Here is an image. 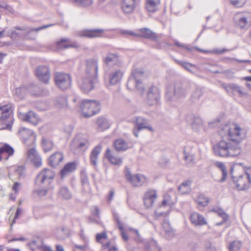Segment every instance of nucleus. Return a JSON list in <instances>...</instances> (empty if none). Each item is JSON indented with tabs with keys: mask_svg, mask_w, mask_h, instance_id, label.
I'll return each mask as SVG.
<instances>
[{
	"mask_svg": "<svg viewBox=\"0 0 251 251\" xmlns=\"http://www.w3.org/2000/svg\"><path fill=\"white\" fill-rule=\"evenodd\" d=\"M213 151L216 155L222 157H235L239 155L241 152L238 144L225 140H222L214 146Z\"/></svg>",
	"mask_w": 251,
	"mask_h": 251,
	"instance_id": "f257e3e1",
	"label": "nucleus"
},
{
	"mask_svg": "<svg viewBox=\"0 0 251 251\" xmlns=\"http://www.w3.org/2000/svg\"><path fill=\"white\" fill-rule=\"evenodd\" d=\"M219 132L221 136H227L229 141L239 145L246 137L245 130L237 124H226L220 129Z\"/></svg>",
	"mask_w": 251,
	"mask_h": 251,
	"instance_id": "f03ea898",
	"label": "nucleus"
},
{
	"mask_svg": "<svg viewBox=\"0 0 251 251\" xmlns=\"http://www.w3.org/2000/svg\"><path fill=\"white\" fill-rule=\"evenodd\" d=\"M144 76V73L142 69L133 70L127 83V88L130 90H137L139 93L143 94L145 91V86L142 82Z\"/></svg>",
	"mask_w": 251,
	"mask_h": 251,
	"instance_id": "7ed1b4c3",
	"label": "nucleus"
},
{
	"mask_svg": "<svg viewBox=\"0 0 251 251\" xmlns=\"http://www.w3.org/2000/svg\"><path fill=\"white\" fill-rule=\"evenodd\" d=\"M194 84L189 82H176L174 85L173 94L170 91L167 92L166 99L171 101L174 98H185L189 92Z\"/></svg>",
	"mask_w": 251,
	"mask_h": 251,
	"instance_id": "20e7f679",
	"label": "nucleus"
},
{
	"mask_svg": "<svg viewBox=\"0 0 251 251\" xmlns=\"http://www.w3.org/2000/svg\"><path fill=\"white\" fill-rule=\"evenodd\" d=\"M78 108L85 117H91L100 110V103L95 100H82L79 103Z\"/></svg>",
	"mask_w": 251,
	"mask_h": 251,
	"instance_id": "39448f33",
	"label": "nucleus"
},
{
	"mask_svg": "<svg viewBox=\"0 0 251 251\" xmlns=\"http://www.w3.org/2000/svg\"><path fill=\"white\" fill-rule=\"evenodd\" d=\"M235 25L242 30H247L251 25V12L243 11L235 14L233 18Z\"/></svg>",
	"mask_w": 251,
	"mask_h": 251,
	"instance_id": "423d86ee",
	"label": "nucleus"
},
{
	"mask_svg": "<svg viewBox=\"0 0 251 251\" xmlns=\"http://www.w3.org/2000/svg\"><path fill=\"white\" fill-rule=\"evenodd\" d=\"M54 176L55 174L52 170L45 168L37 176L35 184L38 186H49L50 188H52V181Z\"/></svg>",
	"mask_w": 251,
	"mask_h": 251,
	"instance_id": "0eeeda50",
	"label": "nucleus"
},
{
	"mask_svg": "<svg viewBox=\"0 0 251 251\" xmlns=\"http://www.w3.org/2000/svg\"><path fill=\"white\" fill-rule=\"evenodd\" d=\"M234 183L239 190H244L249 188L251 183V168H247L245 173L237 177L232 176Z\"/></svg>",
	"mask_w": 251,
	"mask_h": 251,
	"instance_id": "6e6552de",
	"label": "nucleus"
},
{
	"mask_svg": "<svg viewBox=\"0 0 251 251\" xmlns=\"http://www.w3.org/2000/svg\"><path fill=\"white\" fill-rule=\"evenodd\" d=\"M13 112V106L11 103L0 106V121H7L6 126L2 129H10L13 122L12 113Z\"/></svg>",
	"mask_w": 251,
	"mask_h": 251,
	"instance_id": "1a4fd4ad",
	"label": "nucleus"
},
{
	"mask_svg": "<svg viewBox=\"0 0 251 251\" xmlns=\"http://www.w3.org/2000/svg\"><path fill=\"white\" fill-rule=\"evenodd\" d=\"M54 77L55 84L59 89L64 90L70 87L72 80L69 74L57 72Z\"/></svg>",
	"mask_w": 251,
	"mask_h": 251,
	"instance_id": "9d476101",
	"label": "nucleus"
},
{
	"mask_svg": "<svg viewBox=\"0 0 251 251\" xmlns=\"http://www.w3.org/2000/svg\"><path fill=\"white\" fill-rule=\"evenodd\" d=\"M99 59L97 57H91L86 60L85 73L86 76L98 78Z\"/></svg>",
	"mask_w": 251,
	"mask_h": 251,
	"instance_id": "9b49d317",
	"label": "nucleus"
},
{
	"mask_svg": "<svg viewBox=\"0 0 251 251\" xmlns=\"http://www.w3.org/2000/svg\"><path fill=\"white\" fill-rule=\"evenodd\" d=\"M97 81V78L84 75L78 82V85L83 93H88L94 88Z\"/></svg>",
	"mask_w": 251,
	"mask_h": 251,
	"instance_id": "f8f14e48",
	"label": "nucleus"
},
{
	"mask_svg": "<svg viewBox=\"0 0 251 251\" xmlns=\"http://www.w3.org/2000/svg\"><path fill=\"white\" fill-rule=\"evenodd\" d=\"M125 176L126 179L134 187L141 186L146 183L147 178L142 174L132 175L128 169H127Z\"/></svg>",
	"mask_w": 251,
	"mask_h": 251,
	"instance_id": "ddd939ff",
	"label": "nucleus"
},
{
	"mask_svg": "<svg viewBox=\"0 0 251 251\" xmlns=\"http://www.w3.org/2000/svg\"><path fill=\"white\" fill-rule=\"evenodd\" d=\"M160 100V93L158 88L155 86H151L148 90L146 101L150 105L159 103Z\"/></svg>",
	"mask_w": 251,
	"mask_h": 251,
	"instance_id": "4468645a",
	"label": "nucleus"
},
{
	"mask_svg": "<svg viewBox=\"0 0 251 251\" xmlns=\"http://www.w3.org/2000/svg\"><path fill=\"white\" fill-rule=\"evenodd\" d=\"M222 86L229 95H234L236 94H238L241 97L247 95V93L243 91L242 88L236 84H224Z\"/></svg>",
	"mask_w": 251,
	"mask_h": 251,
	"instance_id": "2eb2a0df",
	"label": "nucleus"
},
{
	"mask_svg": "<svg viewBox=\"0 0 251 251\" xmlns=\"http://www.w3.org/2000/svg\"><path fill=\"white\" fill-rule=\"evenodd\" d=\"M36 75L38 78L44 83H48L50 80V71L47 66H38L36 69Z\"/></svg>",
	"mask_w": 251,
	"mask_h": 251,
	"instance_id": "dca6fc26",
	"label": "nucleus"
},
{
	"mask_svg": "<svg viewBox=\"0 0 251 251\" xmlns=\"http://www.w3.org/2000/svg\"><path fill=\"white\" fill-rule=\"evenodd\" d=\"M157 197V193L155 190L150 189L146 191L143 198L145 206L148 208L151 207L156 200Z\"/></svg>",
	"mask_w": 251,
	"mask_h": 251,
	"instance_id": "f3484780",
	"label": "nucleus"
},
{
	"mask_svg": "<svg viewBox=\"0 0 251 251\" xmlns=\"http://www.w3.org/2000/svg\"><path fill=\"white\" fill-rule=\"evenodd\" d=\"M18 116L21 120L28 122L35 126L37 125L39 121V119L36 114L32 111H29L27 113L19 112Z\"/></svg>",
	"mask_w": 251,
	"mask_h": 251,
	"instance_id": "a211bd4d",
	"label": "nucleus"
},
{
	"mask_svg": "<svg viewBox=\"0 0 251 251\" xmlns=\"http://www.w3.org/2000/svg\"><path fill=\"white\" fill-rule=\"evenodd\" d=\"M124 75V72L121 70L111 71L108 75L109 83L111 85H114L120 83Z\"/></svg>",
	"mask_w": 251,
	"mask_h": 251,
	"instance_id": "6ab92c4d",
	"label": "nucleus"
},
{
	"mask_svg": "<svg viewBox=\"0 0 251 251\" xmlns=\"http://www.w3.org/2000/svg\"><path fill=\"white\" fill-rule=\"evenodd\" d=\"M103 32L102 29H85L80 31L79 35L81 37L94 38L102 37Z\"/></svg>",
	"mask_w": 251,
	"mask_h": 251,
	"instance_id": "aec40b11",
	"label": "nucleus"
},
{
	"mask_svg": "<svg viewBox=\"0 0 251 251\" xmlns=\"http://www.w3.org/2000/svg\"><path fill=\"white\" fill-rule=\"evenodd\" d=\"M113 146L118 152L125 151L131 147L128 142L122 138L115 140L113 143Z\"/></svg>",
	"mask_w": 251,
	"mask_h": 251,
	"instance_id": "412c9836",
	"label": "nucleus"
},
{
	"mask_svg": "<svg viewBox=\"0 0 251 251\" xmlns=\"http://www.w3.org/2000/svg\"><path fill=\"white\" fill-rule=\"evenodd\" d=\"M21 136L23 138L24 142L25 144H27L28 140L30 142L33 143L35 139V136L33 131L31 130L22 127L19 130Z\"/></svg>",
	"mask_w": 251,
	"mask_h": 251,
	"instance_id": "4be33fe9",
	"label": "nucleus"
},
{
	"mask_svg": "<svg viewBox=\"0 0 251 251\" xmlns=\"http://www.w3.org/2000/svg\"><path fill=\"white\" fill-rule=\"evenodd\" d=\"M28 159L32 162L34 165L39 167L42 164V159L38 154L36 150L34 148L30 149L27 151Z\"/></svg>",
	"mask_w": 251,
	"mask_h": 251,
	"instance_id": "5701e85b",
	"label": "nucleus"
},
{
	"mask_svg": "<svg viewBox=\"0 0 251 251\" xmlns=\"http://www.w3.org/2000/svg\"><path fill=\"white\" fill-rule=\"evenodd\" d=\"M138 31L140 33H138V35L136 36V37L149 39L152 41H157V40L156 34L148 28H141Z\"/></svg>",
	"mask_w": 251,
	"mask_h": 251,
	"instance_id": "b1692460",
	"label": "nucleus"
},
{
	"mask_svg": "<svg viewBox=\"0 0 251 251\" xmlns=\"http://www.w3.org/2000/svg\"><path fill=\"white\" fill-rule=\"evenodd\" d=\"M121 8L125 14L132 13L135 8V0H122Z\"/></svg>",
	"mask_w": 251,
	"mask_h": 251,
	"instance_id": "393cba45",
	"label": "nucleus"
},
{
	"mask_svg": "<svg viewBox=\"0 0 251 251\" xmlns=\"http://www.w3.org/2000/svg\"><path fill=\"white\" fill-rule=\"evenodd\" d=\"M96 124L98 129L100 131H103L110 127L112 124V122L105 117H101L98 119Z\"/></svg>",
	"mask_w": 251,
	"mask_h": 251,
	"instance_id": "a878e982",
	"label": "nucleus"
},
{
	"mask_svg": "<svg viewBox=\"0 0 251 251\" xmlns=\"http://www.w3.org/2000/svg\"><path fill=\"white\" fill-rule=\"evenodd\" d=\"M105 156L109 161L114 165H120L122 163V158L114 154L109 149L106 150Z\"/></svg>",
	"mask_w": 251,
	"mask_h": 251,
	"instance_id": "bb28decb",
	"label": "nucleus"
},
{
	"mask_svg": "<svg viewBox=\"0 0 251 251\" xmlns=\"http://www.w3.org/2000/svg\"><path fill=\"white\" fill-rule=\"evenodd\" d=\"M192 90L190 100L192 103H196L199 101L201 97L202 96L203 92L201 88L197 87L194 84L191 89Z\"/></svg>",
	"mask_w": 251,
	"mask_h": 251,
	"instance_id": "cd10ccee",
	"label": "nucleus"
},
{
	"mask_svg": "<svg viewBox=\"0 0 251 251\" xmlns=\"http://www.w3.org/2000/svg\"><path fill=\"white\" fill-rule=\"evenodd\" d=\"M135 127L137 128V130L148 129L150 131H153L152 128L148 126V121L142 117H138L136 118Z\"/></svg>",
	"mask_w": 251,
	"mask_h": 251,
	"instance_id": "c85d7f7f",
	"label": "nucleus"
},
{
	"mask_svg": "<svg viewBox=\"0 0 251 251\" xmlns=\"http://www.w3.org/2000/svg\"><path fill=\"white\" fill-rule=\"evenodd\" d=\"M76 169V164L75 162H69L66 164L61 170L60 174L62 179L68 176Z\"/></svg>",
	"mask_w": 251,
	"mask_h": 251,
	"instance_id": "c756f323",
	"label": "nucleus"
},
{
	"mask_svg": "<svg viewBox=\"0 0 251 251\" xmlns=\"http://www.w3.org/2000/svg\"><path fill=\"white\" fill-rule=\"evenodd\" d=\"M69 40L67 38H63L57 41V47L60 49H65L69 48H77L78 45L76 43H69Z\"/></svg>",
	"mask_w": 251,
	"mask_h": 251,
	"instance_id": "7c9ffc66",
	"label": "nucleus"
},
{
	"mask_svg": "<svg viewBox=\"0 0 251 251\" xmlns=\"http://www.w3.org/2000/svg\"><path fill=\"white\" fill-rule=\"evenodd\" d=\"M175 61L186 71L192 74H195L198 70L197 66L193 64L176 59H175Z\"/></svg>",
	"mask_w": 251,
	"mask_h": 251,
	"instance_id": "2f4dec72",
	"label": "nucleus"
},
{
	"mask_svg": "<svg viewBox=\"0 0 251 251\" xmlns=\"http://www.w3.org/2000/svg\"><path fill=\"white\" fill-rule=\"evenodd\" d=\"M101 151V146L100 145L96 146L92 150L90 154L91 163L94 166L97 165L98 156Z\"/></svg>",
	"mask_w": 251,
	"mask_h": 251,
	"instance_id": "473e14b6",
	"label": "nucleus"
},
{
	"mask_svg": "<svg viewBox=\"0 0 251 251\" xmlns=\"http://www.w3.org/2000/svg\"><path fill=\"white\" fill-rule=\"evenodd\" d=\"M63 159V156L60 152H55L50 156L49 159V164L50 166L55 167Z\"/></svg>",
	"mask_w": 251,
	"mask_h": 251,
	"instance_id": "72a5a7b5",
	"label": "nucleus"
},
{
	"mask_svg": "<svg viewBox=\"0 0 251 251\" xmlns=\"http://www.w3.org/2000/svg\"><path fill=\"white\" fill-rule=\"evenodd\" d=\"M191 222L195 225H203L206 224L204 218L197 213H193L190 217Z\"/></svg>",
	"mask_w": 251,
	"mask_h": 251,
	"instance_id": "f704fd0d",
	"label": "nucleus"
},
{
	"mask_svg": "<svg viewBox=\"0 0 251 251\" xmlns=\"http://www.w3.org/2000/svg\"><path fill=\"white\" fill-rule=\"evenodd\" d=\"M81 180L84 190L86 192H90L91 191V188L87 175L85 171H82L81 172Z\"/></svg>",
	"mask_w": 251,
	"mask_h": 251,
	"instance_id": "c9c22d12",
	"label": "nucleus"
},
{
	"mask_svg": "<svg viewBox=\"0 0 251 251\" xmlns=\"http://www.w3.org/2000/svg\"><path fill=\"white\" fill-rule=\"evenodd\" d=\"M192 182L190 180H187L185 182L182 183L178 187V191L181 194H186L189 193L191 192V185Z\"/></svg>",
	"mask_w": 251,
	"mask_h": 251,
	"instance_id": "e433bc0d",
	"label": "nucleus"
},
{
	"mask_svg": "<svg viewBox=\"0 0 251 251\" xmlns=\"http://www.w3.org/2000/svg\"><path fill=\"white\" fill-rule=\"evenodd\" d=\"M160 0H147L146 9L149 12H153L157 9Z\"/></svg>",
	"mask_w": 251,
	"mask_h": 251,
	"instance_id": "4c0bfd02",
	"label": "nucleus"
},
{
	"mask_svg": "<svg viewBox=\"0 0 251 251\" xmlns=\"http://www.w3.org/2000/svg\"><path fill=\"white\" fill-rule=\"evenodd\" d=\"M74 4L80 7L88 8L93 3V0H70Z\"/></svg>",
	"mask_w": 251,
	"mask_h": 251,
	"instance_id": "58836bf2",
	"label": "nucleus"
},
{
	"mask_svg": "<svg viewBox=\"0 0 251 251\" xmlns=\"http://www.w3.org/2000/svg\"><path fill=\"white\" fill-rule=\"evenodd\" d=\"M27 91L33 96H40L42 95L41 88L38 85L30 84L27 86Z\"/></svg>",
	"mask_w": 251,
	"mask_h": 251,
	"instance_id": "ea45409f",
	"label": "nucleus"
},
{
	"mask_svg": "<svg viewBox=\"0 0 251 251\" xmlns=\"http://www.w3.org/2000/svg\"><path fill=\"white\" fill-rule=\"evenodd\" d=\"M42 146L45 152H48L52 149L53 144L50 139L43 138L42 140Z\"/></svg>",
	"mask_w": 251,
	"mask_h": 251,
	"instance_id": "a19ab883",
	"label": "nucleus"
},
{
	"mask_svg": "<svg viewBox=\"0 0 251 251\" xmlns=\"http://www.w3.org/2000/svg\"><path fill=\"white\" fill-rule=\"evenodd\" d=\"M242 246L240 241L235 240L229 243L228 246L229 251H239Z\"/></svg>",
	"mask_w": 251,
	"mask_h": 251,
	"instance_id": "79ce46f5",
	"label": "nucleus"
},
{
	"mask_svg": "<svg viewBox=\"0 0 251 251\" xmlns=\"http://www.w3.org/2000/svg\"><path fill=\"white\" fill-rule=\"evenodd\" d=\"M215 165L221 170L223 176L220 180V181L224 182L227 176V171L225 164L223 162L217 161L215 163Z\"/></svg>",
	"mask_w": 251,
	"mask_h": 251,
	"instance_id": "37998d69",
	"label": "nucleus"
},
{
	"mask_svg": "<svg viewBox=\"0 0 251 251\" xmlns=\"http://www.w3.org/2000/svg\"><path fill=\"white\" fill-rule=\"evenodd\" d=\"M59 195L62 198L68 200L72 197V194L68 188L65 186L61 187L59 190Z\"/></svg>",
	"mask_w": 251,
	"mask_h": 251,
	"instance_id": "c03bdc74",
	"label": "nucleus"
},
{
	"mask_svg": "<svg viewBox=\"0 0 251 251\" xmlns=\"http://www.w3.org/2000/svg\"><path fill=\"white\" fill-rule=\"evenodd\" d=\"M119 60L118 56L115 54H109L105 58L104 62L108 65L116 63Z\"/></svg>",
	"mask_w": 251,
	"mask_h": 251,
	"instance_id": "a18cd8bd",
	"label": "nucleus"
},
{
	"mask_svg": "<svg viewBox=\"0 0 251 251\" xmlns=\"http://www.w3.org/2000/svg\"><path fill=\"white\" fill-rule=\"evenodd\" d=\"M27 91V87L22 86L16 89L15 94L20 99H23L25 96Z\"/></svg>",
	"mask_w": 251,
	"mask_h": 251,
	"instance_id": "49530a36",
	"label": "nucleus"
},
{
	"mask_svg": "<svg viewBox=\"0 0 251 251\" xmlns=\"http://www.w3.org/2000/svg\"><path fill=\"white\" fill-rule=\"evenodd\" d=\"M74 144L76 145L78 148L80 149H82L84 147L87 148L89 146V142L86 139H83L82 140L80 141L76 138L75 140Z\"/></svg>",
	"mask_w": 251,
	"mask_h": 251,
	"instance_id": "de8ad7c7",
	"label": "nucleus"
},
{
	"mask_svg": "<svg viewBox=\"0 0 251 251\" xmlns=\"http://www.w3.org/2000/svg\"><path fill=\"white\" fill-rule=\"evenodd\" d=\"M0 151L3 153V152L7 153L9 156L13 155L14 150L12 147L8 144H4L2 147L0 148Z\"/></svg>",
	"mask_w": 251,
	"mask_h": 251,
	"instance_id": "09e8293b",
	"label": "nucleus"
},
{
	"mask_svg": "<svg viewBox=\"0 0 251 251\" xmlns=\"http://www.w3.org/2000/svg\"><path fill=\"white\" fill-rule=\"evenodd\" d=\"M198 204L203 207L206 206L208 202V199L205 197L204 195H200L197 200Z\"/></svg>",
	"mask_w": 251,
	"mask_h": 251,
	"instance_id": "8fccbe9b",
	"label": "nucleus"
},
{
	"mask_svg": "<svg viewBox=\"0 0 251 251\" xmlns=\"http://www.w3.org/2000/svg\"><path fill=\"white\" fill-rule=\"evenodd\" d=\"M232 5L236 7H242L247 2V0H230Z\"/></svg>",
	"mask_w": 251,
	"mask_h": 251,
	"instance_id": "3c124183",
	"label": "nucleus"
},
{
	"mask_svg": "<svg viewBox=\"0 0 251 251\" xmlns=\"http://www.w3.org/2000/svg\"><path fill=\"white\" fill-rule=\"evenodd\" d=\"M203 121L200 117H195L192 123L193 128H197L203 125Z\"/></svg>",
	"mask_w": 251,
	"mask_h": 251,
	"instance_id": "603ef678",
	"label": "nucleus"
},
{
	"mask_svg": "<svg viewBox=\"0 0 251 251\" xmlns=\"http://www.w3.org/2000/svg\"><path fill=\"white\" fill-rule=\"evenodd\" d=\"M42 243L40 242L38 243L37 241L33 240L30 243H28V246L32 251H34L35 248L39 249L42 247Z\"/></svg>",
	"mask_w": 251,
	"mask_h": 251,
	"instance_id": "864d4df0",
	"label": "nucleus"
},
{
	"mask_svg": "<svg viewBox=\"0 0 251 251\" xmlns=\"http://www.w3.org/2000/svg\"><path fill=\"white\" fill-rule=\"evenodd\" d=\"M46 188L39 189L35 190V192L40 197L45 196L48 193V190L51 188H50L49 186H45Z\"/></svg>",
	"mask_w": 251,
	"mask_h": 251,
	"instance_id": "5fc2aeb1",
	"label": "nucleus"
},
{
	"mask_svg": "<svg viewBox=\"0 0 251 251\" xmlns=\"http://www.w3.org/2000/svg\"><path fill=\"white\" fill-rule=\"evenodd\" d=\"M57 103L61 107L67 106V100L65 97H60L57 100Z\"/></svg>",
	"mask_w": 251,
	"mask_h": 251,
	"instance_id": "6e6d98bb",
	"label": "nucleus"
},
{
	"mask_svg": "<svg viewBox=\"0 0 251 251\" xmlns=\"http://www.w3.org/2000/svg\"><path fill=\"white\" fill-rule=\"evenodd\" d=\"M218 215L223 219V221L222 222L217 224L218 226L221 225L224 222H226L228 219V215L222 210H220L218 212Z\"/></svg>",
	"mask_w": 251,
	"mask_h": 251,
	"instance_id": "4d7b16f0",
	"label": "nucleus"
},
{
	"mask_svg": "<svg viewBox=\"0 0 251 251\" xmlns=\"http://www.w3.org/2000/svg\"><path fill=\"white\" fill-rule=\"evenodd\" d=\"M107 237V233L105 232L97 233L96 235V241L98 243L100 242V240L103 239H106Z\"/></svg>",
	"mask_w": 251,
	"mask_h": 251,
	"instance_id": "13d9d810",
	"label": "nucleus"
},
{
	"mask_svg": "<svg viewBox=\"0 0 251 251\" xmlns=\"http://www.w3.org/2000/svg\"><path fill=\"white\" fill-rule=\"evenodd\" d=\"M150 246L152 250L155 251H162L161 249L158 246L157 242L154 240H152L151 242Z\"/></svg>",
	"mask_w": 251,
	"mask_h": 251,
	"instance_id": "bf43d9fd",
	"label": "nucleus"
},
{
	"mask_svg": "<svg viewBox=\"0 0 251 251\" xmlns=\"http://www.w3.org/2000/svg\"><path fill=\"white\" fill-rule=\"evenodd\" d=\"M229 51V50L227 49H214L211 51V52L214 54H221Z\"/></svg>",
	"mask_w": 251,
	"mask_h": 251,
	"instance_id": "052dcab7",
	"label": "nucleus"
},
{
	"mask_svg": "<svg viewBox=\"0 0 251 251\" xmlns=\"http://www.w3.org/2000/svg\"><path fill=\"white\" fill-rule=\"evenodd\" d=\"M121 33L122 34L126 36H134L136 37V36L138 35L137 33H134L129 30H123L121 31Z\"/></svg>",
	"mask_w": 251,
	"mask_h": 251,
	"instance_id": "680f3d73",
	"label": "nucleus"
},
{
	"mask_svg": "<svg viewBox=\"0 0 251 251\" xmlns=\"http://www.w3.org/2000/svg\"><path fill=\"white\" fill-rule=\"evenodd\" d=\"M162 226L166 232H169L171 231V227L170 226V224L167 221L165 220L163 222L162 224Z\"/></svg>",
	"mask_w": 251,
	"mask_h": 251,
	"instance_id": "e2e57ef3",
	"label": "nucleus"
},
{
	"mask_svg": "<svg viewBox=\"0 0 251 251\" xmlns=\"http://www.w3.org/2000/svg\"><path fill=\"white\" fill-rule=\"evenodd\" d=\"M92 211L94 216L99 218L100 216V211L98 207L96 206H94L92 207Z\"/></svg>",
	"mask_w": 251,
	"mask_h": 251,
	"instance_id": "0e129e2a",
	"label": "nucleus"
},
{
	"mask_svg": "<svg viewBox=\"0 0 251 251\" xmlns=\"http://www.w3.org/2000/svg\"><path fill=\"white\" fill-rule=\"evenodd\" d=\"M53 25H47L44 26H42L37 28H32L30 29V31H39L42 29L46 28L47 27L52 26Z\"/></svg>",
	"mask_w": 251,
	"mask_h": 251,
	"instance_id": "69168bd1",
	"label": "nucleus"
},
{
	"mask_svg": "<svg viewBox=\"0 0 251 251\" xmlns=\"http://www.w3.org/2000/svg\"><path fill=\"white\" fill-rule=\"evenodd\" d=\"M185 160L188 162V163H191V162H192L194 159V157L193 155H191V154H186L185 153Z\"/></svg>",
	"mask_w": 251,
	"mask_h": 251,
	"instance_id": "338daca9",
	"label": "nucleus"
},
{
	"mask_svg": "<svg viewBox=\"0 0 251 251\" xmlns=\"http://www.w3.org/2000/svg\"><path fill=\"white\" fill-rule=\"evenodd\" d=\"M207 251H217L216 248L213 246L210 243H209L206 245Z\"/></svg>",
	"mask_w": 251,
	"mask_h": 251,
	"instance_id": "774afa93",
	"label": "nucleus"
}]
</instances>
